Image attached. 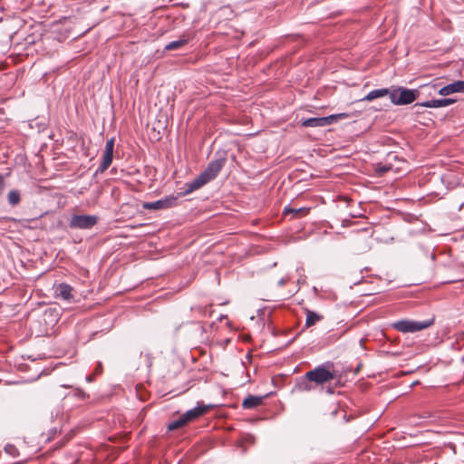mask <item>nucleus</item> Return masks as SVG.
Segmentation results:
<instances>
[{"label": "nucleus", "mask_w": 464, "mask_h": 464, "mask_svg": "<svg viewBox=\"0 0 464 464\" xmlns=\"http://www.w3.org/2000/svg\"><path fill=\"white\" fill-rule=\"evenodd\" d=\"M73 293V288L66 283H61L53 285V295L57 299L71 303L74 300Z\"/></svg>", "instance_id": "nucleus-7"}, {"label": "nucleus", "mask_w": 464, "mask_h": 464, "mask_svg": "<svg viewBox=\"0 0 464 464\" xmlns=\"http://www.w3.org/2000/svg\"><path fill=\"white\" fill-rule=\"evenodd\" d=\"M112 159H113V153L104 151L103 155H102V160L99 168L96 170V174L104 172L111 164Z\"/></svg>", "instance_id": "nucleus-18"}, {"label": "nucleus", "mask_w": 464, "mask_h": 464, "mask_svg": "<svg viewBox=\"0 0 464 464\" xmlns=\"http://www.w3.org/2000/svg\"><path fill=\"white\" fill-rule=\"evenodd\" d=\"M330 116H334L333 123L336 121L338 119H346L348 114L346 113H338V114H331Z\"/></svg>", "instance_id": "nucleus-26"}, {"label": "nucleus", "mask_w": 464, "mask_h": 464, "mask_svg": "<svg viewBox=\"0 0 464 464\" xmlns=\"http://www.w3.org/2000/svg\"><path fill=\"white\" fill-rule=\"evenodd\" d=\"M334 116H325V117H314L308 118L305 120H302L301 125L303 127H325L333 124Z\"/></svg>", "instance_id": "nucleus-8"}, {"label": "nucleus", "mask_w": 464, "mask_h": 464, "mask_svg": "<svg viewBox=\"0 0 464 464\" xmlns=\"http://www.w3.org/2000/svg\"><path fill=\"white\" fill-rule=\"evenodd\" d=\"M146 357H147V359H148L149 366H150V364H151L150 357V355H149V354H146Z\"/></svg>", "instance_id": "nucleus-30"}, {"label": "nucleus", "mask_w": 464, "mask_h": 464, "mask_svg": "<svg viewBox=\"0 0 464 464\" xmlns=\"http://www.w3.org/2000/svg\"><path fill=\"white\" fill-rule=\"evenodd\" d=\"M310 209H311L310 208H305V207L294 208L289 206H286L284 208V214L286 215V214L291 213V214H293L294 218H300V217L306 216L309 213Z\"/></svg>", "instance_id": "nucleus-17"}, {"label": "nucleus", "mask_w": 464, "mask_h": 464, "mask_svg": "<svg viewBox=\"0 0 464 464\" xmlns=\"http://www.w3.org/2000/svg\"><path fill=\"white\" fill-rule=\"evenodd\" d=\"M187 423L185 422V420L180 416L178 420H173L168 424V430H174L176 429H179Z\"/></svg>", "instance_id": "nucleus-22"}, {"label": "nucleus", "mask_w": 464, "mask_h": 464, "mask_svg": "<svg viewBox=\"0 0 464 464\" xmlns=\"http://www.w3.org/2000/svg\"><path fill=\"white\" fill-rule=\"evenodd\" d=\"M333 363L327 362L315 367L314 370L307 372V378L316 385H323L334 379V373L330 371L329 367Z\"/></svg>", "instance_id": "nucleus-3"}, {"label": "nucleus", "mask_w": 464, "mask_h": 464, "mask_svg": "<svg viewBox=\"0 0 464 464\" xmlns=\"http://www.w3.org/2000/svg\"><path fill=\"white\" fill-rule=\"evenodd\" d=\"M113 150H114V138H111L110 140H108L106 141L104 151L113 153Z\"/></svg>", "instance_id": "nucleus-23"}, {"label": "nucleus", "mask_w": 464, "mask_h": 464, "mask_svg": "<svg viewBox=\"0 0 464 464\" xmlns=\"http://www.w3.org/2000/svg\"><path fill=\"white\" fill-rule=\"evenodd\" d=\"M455 92L464 93V81H456L446 86L441 87L438 93L441 96H448Z\"/></svg>", "instance_id": "nucleus-14"}, {"label": "nucleus", "mask_w": 464, "mask_h": 464, "mask_svg": "<svg viewBox=\"0 0 464 464\" xmlns=\"http://www.w3.org/2000/svg\"><path fill=\"white\" fill-rule=\"evenodd\" d=\"M420 95L416 89L411 90L405 87H397L390 90L389 98L395 105H407L413 102Z\"/></svg>", "instance_id": "nucleus-1"}, {"label": "nucleus", "mask_w": 464, "mask_h": 464, "mask_svg": "<svg viewBox=\"0 0 464 464\" xmlns=\"http://www.w3.org/2000/svg\"><path fill=\"white\" fill-rule=\"evenodd\" d=\"M312 381L307 378V373L296 380L295 386L292 389L293 393L308 392L314 389Z\"/></svg>", "instance_id": "nucleus-12"}, {"label": "nucleus", "mask_w": 464, "mask_h": 464, "mask_svg": "<svg viewBox=\"0 0 464 464\" xmlns=\"http://www.w3.org/2000/svg\"><path fill=\"white\" fill-rule=\"evenodd\" d=\"M286 282H287V278L282 277L278 281L277 285H278V286L282 287V286H284L286 284Z\"/></svg>", "instance_id": "nucleus-28"}, {"label": "nucleus", "mask_w": 464, "mask_h": 464, "mask_svg": "<svg viewBox=\"0 0 464 464\" xmlns=\"http://www.w3.org/2000/svg\"><path fill=\"white\" fill-rule=\"evenodd\" d=\"M210 405L199 404L183 413L181 416L185 420L186 423H188L200 416L204 415L210 409Z\"/></svg>", "instance_id": "nucleus-9"}, {"label": "nucleus", "mask_w": 464, "mask_h": 464, "mask_svg": "<svg viewBox=\"0 0 464 464\" xmlns=\"http://www.w3.org/2000/svg\"><path fill=\"white\" fill-rule=\"evenodd\" d=\"M5 189V179L4 177L0 174V195L3 193Z\"/></svg>", "instance_id": "nucleus-27"}, {"label": "nucleus", "mask_w": 464, "mask_h": 464, "mask_svg": "<svg viewBox=\"0 0 464 464\" xmlns=\"http://www.w3.org/2000/svg\"><path fill=\"white\" fill-rule=\"evenodd\" d=\"M456 102L452 98H441L426 101L423 102L416 103L415 106L426 107V108H441L453 104Z\"/></svg>", "instance_id": "nucleus-13"}, {"label": "nucleus", "mask_w": 464, "mask_h": 464, "mask_svg": "<svg viewBox=\"0 0 464 464\" xmlns=\"http://www.w3.org/2000/svg\"><path fill=\"white\" fill-rule=\"evenodd\" d=\"M98 217L95 215H78L71 217L69 227L72 229H91L98 222Z\"/></svg>", "instance_id": "nucleus-4"}, {"label": "nucleus", "mask_w": 464, "mask_h": 464, "mask_svg": "<svg viewBox=\"0 0 464 464\" xmlns=\"http://www.w3.org/2000/svg\"><path fill=\"white\" fill-rule=\"evenodd\" d=\"M264 397L249 395L243 402L242 407L246 410L255 409L263 402Z\"/></svg>", "instance_id": "nucleus-15"}, {"label": "nucleus", "mask_w": 464, "mask_h": 464, "mask_svg": "<svg viewBox=\"0 0 464 464\" xmlns=\"http://www.w3.org/2000/svg\"><path fill=\"white\" fill-rule=\"evenodd\" d=\"M385 95H390V90L387 88L382 89H375L371 91L365 97H363L361 101H372Z\"/></svg>", "instance_id": "nucleus-16"}, {"label": "nucleus", "mask_w": 464, "mask_h": 464, "mask_svg": "<svg viewBox=\"0 0 464 464\" xmlns=\"http://www.w3.org/2000/svg\"><path fill=\"white\" fill-rule=\"evenodd\" d=\"M177 200V197L168 196L153 202H145L142 207L143 208L150 210L167 209L176 206Z\"/></svg>", "instance_id": "nucleus-6"}, {"label": "nucleus", "mask_w": 464, "mask_h": 464, "mask_svg": "<svg viewBox=\"0 0 464 464\" xmlns=\"http://www.w3.org/2000/svg\"><path fill=\"white\" fill-rule=\"evenodd\" d=\"M327 392H328L329 393H333V392H334L332 389H328V391H327Z\"/></svg>", "instance_id": "nucleus-31"}, {"label": "nucleus", "mask_w": 464, "mask_h": 464, "mask_svg": "<svg viewBox=\"0 0 464 464\" xmlns=\"http://www.w3.org/2000/svg\"><path fill=\"white\" fill-rule=\"evenodd\" d=\"M392 169V166L391 165H382V166H378L377 168V172L382 175V174H384L386 173L387 171H389L390 169Z\"/></svg>", "instance_id": "nucleus-25"}, {"label": "nucleus", "mask_w": 464, "mask_h": 464, "mask_svg": "<svg viewBox=\"0 0 464 464\" xmlns=\"http://www.w3.org/2000/svg\"><path fill=\"white\" fill-rule=\"evenodd\" d=\"M424 87L435 90V85L427 84V85H424Z\"/></svg>", "instance_id": "nucleus-29"}, {"label": "nucleus", "mask_w": 464, "mask_h": 464, "mask_svg": "<svg viewBox=\"0 0 464 464\" xmlns=\"http://www.w3.org/2000/svg\"><path fill=\"white\" fill-rule=\"evenodd\" d=\"M5 451L7 453V454H10L12 456H15L16 452H17V449L14 446V445H11V444H7L5 447Z\"/></svg>", "instance_id": "nucleus-24"}, {"label": "nucleus", "mask_w": 464, "mask_h": 464, "mask_svg": "<svg viewBox=\"0 0 464 464\" xmlns=\"http://www.w3.org/2000/svg\"><path fill=\"white\" fill-rule=\"evenodd\" d=\"M226 161L227 159L224 156L218 157V159L210 161L208 164L207 168L204 169V171L201 172V174L210 182L218 176V174L223 169V167L226 164Z\"/></svg>", "instance_id": "nucleus-5"}, {"label": "nucleus", "mask_w": 464, "mask_h": 464, "mask_svg": "<svg viewBox=\"0 0 464 464\" xmlns=\"http://www.w3.org/2000/svg\"><path fill=\"white\" fill-rule=\"evenodd\" d=\"M209 181L206 179L201 173L197 176L192 181L186 183V188L183 192L180 193V196H187L193 191L200 188Z\"/></svg>", "instance_id": "nucleus-11"}, {"label": "nucleus", "mask_w": 464, "mask_h": 464, "mask_svg": "<svg viewBox=\"0 0 464 464\" xmlns=\"http://www.w3.org/2000/svg\"><path fill=\"white\" fill-rule=\"evenodd\" d=\"M323 319H324L323 315H321L314 311L307 310L306 311L305 326L311 327V326L314 325L317 322H319Z\"/></svg>", "instance_id": "nucleus-19"}, {"label": "nucleus", "mask_w": 464, "mask_h": 464, "mask_svg": "<svg viewBox=\"0 0 464 464\" xmlns=\"http://www.w3.org/2000/svg\"><path fill=\"white\" fill-rule=\"evenodd\" d=\"M209 181L206 179L201 173L197 176L192 181L186 183V188L183 192L180 193V196H187L193 191L200 188Z\"/></svg>", "instance_id": "nucleus-10"}, {"label": "nucleus", "mask_w": 464, "mask_h": 464, "mask_svg": "<svg viewBox=\"0 0 464 464\" xmlns=\"http://www.w3.org/2000/svg\"><path fill=\"white\" fill-rule=\"evenodd\" d=\"M188 42L186 38H180L179 40L172 41L165 45V50L167 51H173V50H179L185 44H187Z\"/></svg>", "instance_id": "nucleus-21"}, {"label": "nucleus", "mask_w": 464, "mask_h": 464, "mask_svg": "<svg viewBox=\"0 0 464 464\" xmlns=\"http://www.w3.org/2000/svg\"><path fill=\"white\" fill-rule=\"evenodd\" d=\"M434 323L433 319L424 320V321H413V320H399L392 324V327L403 334L407 333H416L420 330L426 329L432 325Z\"/></svg>", "instance_id": "nucleus-2"}, {"label": "nucleus", "mask_w": 464, "mask_h": 464, "mask_svg": "<svg viewBox=\"0 0 464 464\" xmlns=\"http://www.w3.org/2000/svg\"><path fill=\"white\" fill-rule=\"evenodd\" d=\"M21 201V192L18 189H12L7 194V202L11 207L19 205Z\"/></svg>", "instance_id": "nucleus-20"}]
</instances>
